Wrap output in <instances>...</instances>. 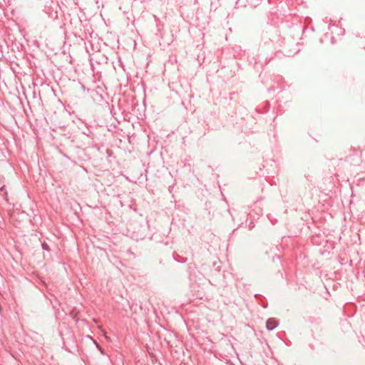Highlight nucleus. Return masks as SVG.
<instances>
[{"mask_svg": "<svg viewBox=\"0 0 365 365\" xmlns=\"http://www.w3.org/2000/svg\"><path fill=\"white\" fill-rule=\"evenodd\" d=\"M103 335L105 336V337L107 339H109V337L106 335V333H103Z\"/></svg>", "mask_w": 365, "mask_h": 365, "instance_id": "f03ea898", "label": "nucleus"}, {"mask_svg": "<svg viewBox=\"0 0 365 365\" xmlns=\"http://www.w3.org/2000/svg\"><path fill=\"white\" fill-rule=\"evenodd\" d=\"M266 326L268 329H272L277 326V322L275 320L269 319L267 320Z\"/></svg>", "mask_w": 365, "mask_h": 365, "instance_id": "f257e3e1", "label": "nucleus"}, {"mask_svg": "<svg viewBox=\"0 0 365 365\" xmlns=\"http://www.w3.org/2000/svg\"><path fill=\"white\" fill-rule=\"evenodd\" d=\"M98 346V348L100 349L101 353H103V350L101 349V347H99L98 346Z\"/></svg>", "mask_w": 365, "mask_h": 365, "instance_id": "7ed1b4c3", "label": "nucleus"}]
</instances>
